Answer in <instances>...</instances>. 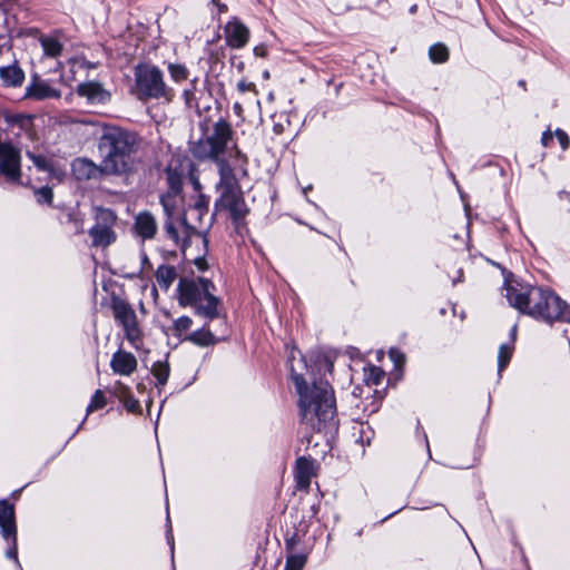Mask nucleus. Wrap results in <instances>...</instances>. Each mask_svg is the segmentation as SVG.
Instances as JSON below:
<instances>
[{"label":"nucleus","instance_id":"12","mask_svg":"<svg viewBox=\"0 0 570 570\" xmlns=\"http://www.w3.org/2000/svg\"><path fill=\"white\" fill-rule=\"evenodd\" d=\"M0 174L10 183H19L21 179L20 150L12 144H0Z\"/></svg>","mask_w":570,"mask_h":570},{"label":"nucleus","instance_id":"25","mask_svg":"<svg viewBox=\"0 0 570 570\" xmlns=\"http://www.w3.org/2000/svg\"><path fill=\"white\" fill-rule=\"evenodd\" d=\"M156 282L159 287L167 291L177 277V273L174 266L160 265L156 271Z\"/></svg>","mask_w":570,"mask_h":570},{"label":"nucleus","instance_id":"15","mask_svg":"<svg viewBox=\"0 0 570 570\" xmlns=\"http://www.w3.org/2000/svg\"><path fill=\"white\" fill-rule=\"evenodd\" d=\"M60 90L51 87L49 82L38 78L32 79L24 92V98L35 100L60 98Z\"/></svg>","mask_w":570,"mask_h":570},{"label":"nucleus","instance_id":"51","mask_svg":"<svg viewBox=\"0 0 570 570\" xmlns=\"http://www.w3.org/2000/svg\"><path fill=\"white\" fill-rule=\"evenodd\" d=\"M191 181H193L195 189L198 191L200 189V184H199L198 179L193 177Z\"/></svg>","mask_w":570,"mask_h":570},{"label":"nucleus","instance_id":"46","mask_svg":"<svg viewBox=\"0 0 570 570\" xmlns=\"http://www.w3.org/2000/svg\"><path fill=\"white\" fill-rule=\"evenodd\" d=\"M553 140V134L551 132L550 129L546 130L543 134H542V137H541V144L544 146V147H549L551 145Z\"/></svg>","mask_w":570,"mask_h":570},{"label":"nucleus","instance_id":"41","mask_svg":"<svg viewBox=\"0 0 570 570\" xmlns=\"http://www.w3.org/2000/svg\"><path fill=\"white\" fill-rule=\"evenodd\" d=\"M114 394L121 401L126 396L130 395V389L121 383L120 381H117L114 385Z\"/></svg>","mask_w":570,"mask_h":570},{"label":"nucleus","instance_id":"14","mask_svg":"<svg viewBox=\"0 0 570 570\" xmlns=\"http://www.w3.org/2000/svg\"><path fill=\"white\" fill-rule=\"evenodd\" d=\"M137 358L129 352L118 350L110 360V367L115 374L129 376L137 370Z\"/></svg>","mask_w":570,"mask_h":570},{"label":"nucleus","instance_id":"34","mask_svg":"<svg viewBox=\"0 0 570 570\" xmlns=\"http://www.w3.org/2000/svg\"><path fill=\"white\" fill-rule=\"evenodd\" d=\"M305 563V554H291L286 559L285 570H303Z\"/></svg>","mask_w":570,"mask_h":570},{"label":"nucleus","instance_id":"28","mask_svg":"<svg viewBox=\"0 0 570 570\" xmlns=\"http://www.w3.org/2000/svg\"><path fill=\"white\" fill-rule=\"evenodd\" d=\"M513 353V343H504L500 345L498 353V373L501 375V372L509 364Z\"/></svg>","mask_w":570,"mask_h":570},{"label":"nucleus","instance_id":"20","mask_svg":"<svg viewBox=\"0 0 570 570\" xmlns=\"http://www.w3.org/2000/svg\"><path fill=\"white\" fill-rule=\"evenodd\" d=\"M296 482L298 489H308L312 478L314 476V464L313 461L301 456L296 461Z\"/></svg>","mask_w":570,"mask_h":570},{"label":"nucleus","instance_id":"1","mask_svg":"<svg viewBox=\"0 0 570 570\" xmlns=\"http://www.w3.org/2000/svg\"><path fill=\"white\" fill-rule=\"evenodd\" d=\"M292 380L298 394L301 423L306 429L325 434L337 429L336 401L327 381L317 380L313 367L305 357L289 356Z\"/></svg>","mask_w":570,"mask_h":570},{"label":"nucleus","instance_id":"9","mask_svg":"<svg viewBox=\"0 0 570 570\" xmlns=\"http://www.w3.org/2000/svg\"><path fill=\"white\" fill-rule=\"evenodd\" d=\"M112 311L116 321L124 328L126 338L134 348L138 350L142 343V338L135 311L122 299H115L112 302Z\"/></svg>","mask_w":570,"mask_h":570},{"label":"nucleus","instance_id":"31","mask_svg":"<svg viewBox=\"0 0 570 570\" xmlns=\"http://www.w3.org/2000/svg\"><path fill=\"white\" fill-rule=\"evenodd\" d=\"M166 174H167V180H168V185H169L168 191L178 195L181 189V184H183L181 175L170 168L167 169Z\"/></svg>","mask_w":570,"mask_h":570},{"label":"nucleus","instance_id":"32","mask_svg":"<svg viewBox=\"0 0 570 570\" xmlns=\"http://www.w3.org/2000/svg\"><path fill=\"white\" fill-rule=\"evenodd\" d=\"M365 371V381L367 384L379 385L383 379V371L374 365H370L364 368Z\"/></svg>","mask_w":570,"mask_h":570},{"label":"nucleus","instance_id":"26","mask_svg":"<svg viewBox=\"0 0 570 570\" xmlns=\"http://www.w3.org/2000/svg\"><path fill=\"white\" fill-rule=\"evenodd\" d=\"M197 82H198V78H194L193 80H190L189 82V86L184 89L183 91V99H184V104L186 106V108L188 109H196L198 110L199 106H198V99H197Z\"/></svg>","mask_w":570,"mask_h":570},{"label":"nucleus","instance_id":"44","mask_svg":"<svg viewBox=\"0 0 570 570\" xmlns=\"http://www.w3.org/2000/svg\"><path fill=\"white\" fill-rule=\"evenodd\" d=\"M554 135H556L561 148L563 150L568 149L570 140H569L567 132H564L562 129H557Z\"/></svg>","mask_w":570,"mask_h":570},{"label":"nucleus","instance_id":"42","mask_svg":"<svg viewBox=\"0 0 570 570\" xmlns=\"http://www.w3.org/2000/svg\"><path fill=\"white\" fill-rule=\"evenodd\" d=\"M389 355L396 367H401L405 363V355L397 348H391Z\"/></svg>","mask_w":570,"mask_h":570},{"label":"nucleus","instance_id":"30","mask_svg":"<svg viewBox=\"0 0 570 570\" xmlns=\"http://www.w3.org/2000/svg\"><path fill=\"white\" fill-rule=\"evenodd\" d=\"M168 72L173 81L179 83L189 77V70L181 63H169Z\"/></svg>","mask_w":570,"mask_h":570},{"label":"nucleus","instance_id":"37","mask_svg":"<svg viewBox=\"0 0 570 570\" xmlns=\"http://www.w3.org/2000/svg\"><path fill=\"white\" fill-rule=\"evenodd\" d=\"M176 197L177 194H173L170 191H167L165 195L160 197L163 208L168 216H171L174 213L176 206Z\"/></svg>","mask_w":570,"mask_h":570},{"label":"nucleus","instance_id":"36","mask_svg":"<svg viewBox=\"0 0 570 570\" xmlns=\"http://www.w3.org/2000/svg\"><path fill=\"white\" fill-rule=\"evenodd\" d=\"M106 404H107V401H106V397H105L102 391L97 390L94 393L89 405L87 406V414H89L96 410L102 409Z\"/></svg>","mask_w":570,"mask_h":570},{"label":"nucleus","instance_id":"3","mask_svg":"<svg viewBox=\"0 0 570 570\" xmlns=\"http://www.w3.org/2000/svg\"><path fill=\"white\" fill-rule=\"evenodd\" d=\"M219 197L215 203V210H226L233 222L239 224L248 214L243 193L233 168L225 161L219 163V183L217 184Z\"/></svg>","mask_w":570,"mask_h":570},{"label":"nucleus","instance_id":"18","mask_svg":"<svg viewBox=\"0 0 570 570\" xmlns=\"http://www.w3.org/2000/svg\"><path fill=\"white\" fill-rule=\"evenodd\" d=\"M77 92L79 96L86 97L90 104H105L109 100V94L95 81L80 83Z\"/></svg>","mask_w":570,"mask_h":570},{"label":"nucleus","instance_id":"4","mask_svg":"<svg viewBox=\"0 0 570 570\" xmlns=\"http://www.w3.org/2000/svg\"><path fill=\"white\" fill-rule=\"evenodd\" d=\"M134 92L139 100L158 99L171 102L175 97L173 88L164 80L161 70L153 65H138L135 68Z\"/></svg>","mask_w":570,"mask_h":570},{"label":"nucleus","instance_id":"39","mask_svg":"<svg viewBox=\"0 0 570 570\" xmlns=\"http://www.w3.org/2000/svg\"><path fill=\"white\" fill-rule=\"evenodd\" d=\"M36 197H37L38 203H40V204H43V203L51 204L53 194H52L51 188L41 187L36 190Z\"/></svg>","mask_w":570,"mask_h":570},{"label":"nucleus","instance_id":"56","mask_svg":"<svg viewBox=\"0 0 570 570\" xmlns=\"http://www.w3.org/2000/svg\"><path fill=\"white\" fill-rule=\"evenodd\" d=\"M214 2H216V0H213Z\"/></svg>","mask_w":570,"mask_h":570},{"label":"nucleus","instance_id":"54","mask_svg":"<svg viewBox=\"0 0 570 570\" xmlns=\"http://www.w3.org/2000/svg\"><path fill=\"white\" fill-rule=\"evenodd\" d=\"M365 429L371 430L370 426L361 425V433H365Z\"/></svg>","mask_w":570,"mask_h":570},{"label":"nucleus","instance_id":"33","mask_svg":"<svg viewBox=\"0 0 570 570\" xmlns=\"http://www.w3.org/2000/svg\"><path fill=\"white\" fill-rule=\"evenodd\" d=\"M193 325V320L189 316H180L174 321L173 331L176 336H181Z\"/></svg>","mask_w":570,"mask_h":570},{"label":"nucleus","instance_id":"17","mask_svg":"<svg viewBox=\"0 0 570 570\" xmlns=\"http://www.w3.org/2000/svg\"><path fill=\"white\" fill-rule=\"evenodd\" d=\"M73 176L78 180H89L96 178L99 174H104L101 165L97 166L94 161L87 158H77L71 164Z\"/></svg>","mask_w":570,"mask_h":570},{"label":"nucleus","instance_id":"48","mask_svg":"<svg viewBox=\"0 0 570 570\" xmlns=\"http://www.w3.org/2000/svg\"><path fill=\"white\" fill-rule=\"evenodd\" d=\"M267 53V48L264 45H258L254 48V55L257 57H265Z\"/></svg>","mask_w":570,"mask_h":570},{"label":"nucleus","instance_id":"55","mask_svg":"<svg viewBox=\"0 0 570 570\" xmlns=\"http://www.w3.org/2000/svg\"><path fill=\"white\" fill-rule=\"evenodd\" d=\"M415 11H416V6L414 4V6H412V7L410 8V12H411V13H414Z\"/></svg>","mask_w":570,"mask_h":570},{"label":"nucleus","instance_id":"52","mask_svg":"<svg viewBox=\"0 0 570 570\" xmlns=\"http://www.w3.org/2000/svg\"><path fill=\"white\" fill-rule=\"evenodd\" d=\"M515 334H517V325H514L512 328H511V337H512V342L514 341L515 338Z\"/></svg>","mask_w":570,"mask_h":570},{"label":"nucleus","instance_id":"35","mask_svg":"<svg viewBox=\"0 0 570 570\" xmlns=\"http://www.w3.org/2000/svg\"><path fill=\"white\" fill-rule=\"evenodd\" d=\"M27 156L31 159V161L38 169H40L42 171H48V173L52 171V169H53L52 164L45 156L35 155L32 153H28Z\"/></svg>","mask_w":570,"mask_h":570},{"label":"nucleus","instance_id":"13","mask_svg":"<svg viewBox=\"0 0 570 570\" xmlns=\"http://www.w3.org/2000/svg\"><path fill=\"white\" fill-rule=\"evenodd\" d=\"M224 38L228 47L240 49L249 40V30L239 19L233 18L224 27Z\"/></svg>","mask_w":570,"mask_h":570},{"label":"nucleus","instance_id":"38","mask_svg":"<svg viewBox=\"0 0 570 570\" xmlns=\"http://www.w3.org/2000/svg\"><path fill=\"white\" fill-rule=\"evenodd\" d=\"M120 402L124 404L125 409L130 413H140L141 411L139 401L135 399L132 394L126 396Z\"/></svg>","mask_w":570,"mask_h":570},{"label":"nucleus","instance_id":"23","mask_svg":"<svg viewBox=\"0 0 570 570\" xmlns=\"http://www.w3.org/2000/svg\"><path fill=\"white\" fill-rule=\"evenodd\" d=\"M185 340L191 342L193 344L207 347L213 346L218 343V338L210 332L208 325L205 324L202 328L194 331L190 333Z\"/></svg>","mask_w":570,"mask_h":570},{"label":"nucleus","instance_id":"47","mask_svg":"<svg viewBox=\"0 0 570 570\" xmlns=\"http://www.w3.org/2000/svg\"><path fill=\"white\" fill-rule=\"evenodd\" d=\"M195 266H196L199 271H202V272L206 271V269H207V267H208V266H207V262H206V259H205L204 257H198V258H196V259H195Z\"/></svg>","mask_w":570,"mask_h":570},{"label":"nucleus","instance_id":"7","mask_svg":"<svg viewBox=\"0 0 570 570\" xmlns=\"http://www.w3.org/2000/svg\"><path fill=\"white\" fill-rule=\"evenodd\" d=\"M541 286H534L525 283L512 282L505 287V296L511 306L521 313L534 318L537 311V299Z\"/></svg>","mask_w":570,"mask_h":570},{"label":"nucleus","instance_id":"16","mask_svg":"<svg viewBox=\"0 0 570 570\" xmlns=\"http://www.w3.org/2000/svg\"><path fill=\"white\" fill-rule=\"evenodd\" d=\"M26 79L23 69L14 59L11 63L0 67V81L4 88H19Z\"/></svg>","mask_w":570,"mask_h":570},{"label":"nucleus","instance_id":"43","mask_svg":"<svg viewBox=\"0 0 570 570\" xmlns=\"http://www.w3.org/2000/svg\"><path fill=\"white\" fill-rule=\"evenodd\" d=\"M209 199L205 195H198L197 199L189 207L197 208L200 212H208Z\"/></svg>","mask_w":570,"mask_h":570},{"label":"nucleus","instance_id":"50","mask_svg":"<svg viewBox=\"0 0 570 570\" xmlns=\"http://www.w3.org/2000/svg\"><path fill=\"white\" fill-rule=\"evenodd\" d=\"M233 108L237 115H240L243 111L242 105L239 102H235Z\"/></svg>","mask_w":570,"mask_h":570},{"label":"nucleus","instance_id":"22","mask_svg":"<svg viewBox=\"0 0 570 570\" xmlns=\"http://www.w3.org/2000/svg\"><path fill=\"white\" fill-rule=\"evenodd\" d=\"M213 291H209L208 294L204 297L203 302H200L196 307H194L195 313L199 316L212 321L219 316L218 306L220 301L218 297L213 295Z\"/></svg>","mask_w":570,"mask_h":570},{"label":"nucleus","instance_id":"2","mask_svg":"<svg viewBox=\"0 0 570 570\" xmlns=\"http://www.w3.org/2000/svg\"><path fill=\"white\" fill-rule=\"evenodd\" d=\"M141 144L142 138L136 131L119 126H102L98 150L104 174L122 175L131 171Z\"/></svg>","mask_w":570,"mask_h":570},{"label":"nucleus","instance_id":"24","mask_svg":"<svg viewBox=\"0 0 570 570\" xmlns=\"http://www.w3.org/2000/svg\"><path fill=\"white\" fill-rule=\"evenodd\" d=\"M208 212H200L197 208L188 207L183 215V224L187 229L198 230L203 227V219Z\"/></svg>","mask_w":570,"mask_h":570},{"label":"nucleus","instance_id":"29","mask_svg":"<svg viewBox=\"0 0 570 570\" xmlns=\"http://www.w3.org/2000/svg\"><path fill=\"white\" fill-rule=\"evenodd\" d=\"M429 57L434 63H443L449 59V50L443 43H435L431 46Z\"/></svg>","mask_w":570,"mask_h":570},{"label":"nucleus","instance_id":"49","mask_svg":"<svg viewBox=\"0 0 570 570\" xmlns=\"http://www.w3.org/2000/svg\"><path fill=\"white\" fill-rule=\"evenodd\" d=\"M167 522H168V529H167L166 538H167V541H168V543L170 546V549L173 550L174 549V537H173V533H171V527H170L169 517H167Z\"/></svg>","mask_w":570,"mask_h":570},{"label":"nucleus","instance_id":"27","mask_svg":"<svg viewBox=\"0 0 570 570\" xmlns=\"http://www.w3.org/2000/svg\"><path fill=\"white\" fill-rule=\"evenodd\" d=\"M151 373L157 380V385H165L168 381L170 368L167 362L158 361L153 364Z\"/></svg>","mask_w":570,"mask_h":570},{"label":"nucleus","instance_id":"45","mask_svg":"<svg viewBox=\"0 0 570 570\" xmlns=\"http://www.w3.org/2000/svg\"><path fill=\"white\" fill-rule=\"evenodd\" d=\"M166 234L169 238L174 239L175 242L178 240V233L175 228L174 224L171 222H167L165 225Z\"/></svg>","mask_w":570,"mask_h":570},{"label":"nucleus","instance_id":"6","mask_svg":"<svg viewBox=\"0 0 570 570\" xmlns=\"http://www.w3.org/2000/svg\"><path fill=\"white\" fill-rule=\"evenodd\" d=\"M537 299L535 320L548 324L564 322L570 324V304L548 287H540Z\"/></svg>","mask_w":570,"mask_h":570},{"label":"nucleus","instance_id":"5","mask_svg":"<svg viewBox=\"0 0 570 570\" xmlns=\"http://www.w3.org/2000/svg\"><path fill=\"white\" fill-rule=\"evenodd\" d=\"M232 135L230 124L225 119H219L214 124L212 131L194 145L193 155L199 159H215L219 164L222 161L219 157L227 149Z\"/></svg>","mask_w":570,"mask_h":570},{"label":"nucleus","instance_id":"8","mask_svg":"<svg viewBox=\"0 0 570 570\" xmlns=\"http://www.w3.org/2000/svg\"><path fill=\"white\" fill-rule=\"evenodd\" d=\"M215 286L212 281L204 277L180 278L178 283V303L183 307H196L209 291H214Z\"/></svg>","mask_w":570,"mask_h":570},{"label":"nucleus","instance_id":"19","mask_svg":"<svg viewBox=\"0 0 570 570\" xmlns=\"http://www.w3.org/2000/svg\"><path fill=\"white\" fill-rule=\"evenodd\" d=\"M135 232L142 239H153L157 233L156 218L148 212L139 213L135 218Z\"/></svg>","mask_w":570,"mask_h":570},{"label":"nucleus","instance_id":"40","mask_svg":"<svg viewBox=\"0 0 570 570\" xmlns=\"http://www.w3.org/2000/svg\"><path fill=\"white\" fill-rule=\"evenodd\" d=\"M236 88L239 94L252 92V94H254V96H257V89H256V85L254 82L240 80L237 82Z\"/></svg>","mask_w":570,"mask_h":570},{"label":"nucleus","instance_id":"10","mask_svg":"<svg viewBox=\"0 0 570 570\" xmlns=\"http://www.w3.org/2000/svg\"><path fill=\"white\" fill-rule=\"evenodd\" d=\"M116 215L107 208H98L96 212V224L90 228L89 235L92 245L96 247H107L116 240L114 225Z\"/></svg>","mask_w":570,"mask_h":570},{"label":"nucleus","instance_id":"53","mask_svg":"<svg viewBox=\"0 0 570 570\" xmlns=\"http://www.w3.org/2000/svg\"><path fill=\"white\" fill-rule=\"evenodd\" d=\"M141 258H142V263H147L148 262V257L145 253L141 254Z\"/></svg>","mask_w":570,"mask_h":570},{"label":"nucleus","instance_id":"21","mask_svg":"<svg viewBox=\"0 0 570 570\" xmlns=\"http://www.w3.org/2000/svg\"><path fill=\"white\" fill-rule=\"evenodd\" d=\"M39 42L43 50V56L48 58H58L61 56L63 50V43L60 39V33L56 32L52 35H41Z\"/></svg>","mask_w":570,"mask_h":570},{"label":"nucleus","instance_id":"11","mask_svg":"<svg viewBox=\"0 0 570 570\" xmlns=\"http://www.w3.org/2000/svg\"><path fill=\"white\" fill-rule=\"evenodd\" d=\"M0 531L9 547L6 551L8 559H13L18 564L17 524L13 504L7 500L0 501Z\"/></svg>","mask_w":570,"mask_h":570}]
</instances>
